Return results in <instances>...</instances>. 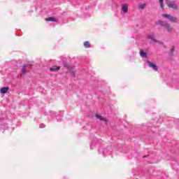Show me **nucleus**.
<instances>
[{
	"label": "nucleus",
	"mask_w": 179,
	"mask_h": 179,
	"mask_svg": "<svg viewBox=\"0 0 179 179\" xmlns=\"http://www.w3.org/2000/svg\"><path fill=\"white\" fill-rule=\"evenodd\" d=\"M95 117H96V118H97V120H99V121H103V122H108V120H107V118H106L99 114H96Z\"/></svg>",
	"instance_id": "39448f33"
},
{
	"label": "nucleus",
	"mask_w": 179,
	"mask_h": 179,
	"mask_svg": "<svg viewBox=\"0 0 179 179\" xmlns=\"http://www.w3.org/2000/svg\"><path fill=\"white\" fill-rule=\"evenodd\" d=\"M166 5H167L169 8H171V9H173L174 10H177V9H178V6L176 4V1L166 0Z\"/></svg>",
	"instance_id": "7ed1b4c3"
},
{
	"label": "nucleus",
	"mask_w": 179,
	"mask_h": 179,
	"mask_svg": "<svg viewBox=\"0 0 179 179\" xmlns=\"http://www.w3.org/2000/svg\"><path fill=\"white\" fill-rule=\"evenodd\" d=\"M138 8V9L143 10L145 8H146V3H140Z\"/></svg>",
	"instance_id": "f8f14e48"
},
{
	"label": "nucleus",
	"mask_w": 179,
	"mask_h": 179,
	"mask_svg": "<svg viewBox=\"0 0 179 179\" xmlns=\"http://www.w3.org/2000/svg\"><path fill=\"white\" fill-rule=\"evenodd\" d=\"M159 24L164 28L168 33H173L174 31V28L166 21L160 20L159 21Z\"/></svg>",
	"instance_id": "f257e3e1"
},
{
	"label": "nucleus",
	"mask_w": 179,
	"mask_h": 179,
	"mask_svg": "<svg viewBox=\"0 0 179 179\" xmlns=\"http://www.w3.org/2000/svg\"><path fill=\"white\" fill-rule=\"evenodd\" d=\"M162 17L165 19H168L172 23H178V18L176 16L170 15L169 14H162Z\"/></svg>",
	"instance_id": "f03ea898"
},
{
	"label": "nucleus",
	"mask_w": 179,
	"mask_h": 179,
	"mask_svg": "<svg viewBox=\"0 0 179 179\" xmlns=\"http://www.w3.org/2000/svg\"><path fill=\"white\" fill-rule=\"evenodd\" d=\"M61 69V66H55L53 67L50 68V71L51 72H55L56 71H59Z\"/></svg>",
	"instance_id": "0eeeda50"
},
{
	"label": "nucleus",
	"mask_w": 179,
	"mask_h": 179,
	"mask_svg": "<svg viewBox=\"0 0 179 179\" xmlns=\"http://www.w3.org/2000/svg\"><path fill=\"white\" fill-rule=\"evenodd\" d=\"M84 47L85 48H90V43L89 41L84 42Z\"/></svg>",
	"instance_id": "ddd939ff"
},
{
	"label": "nucleus",
	"mask_w": 179,
	"mask_h": 179,
	"mask_svg": "<svg viewBox=\"0 0 179 179\" xmlns=\"http://www.w3.org/2000/svg\"><path fill=\"white\" fill-rule=\"evenodd\" d=\"M147 63L148 64V66L150 68H152V69H154V71H157L159 70V68L157 67V66L153 63H152L150 61H148Z\"/></svg>",
	"instance_id": "20e7f679"
},
{
	"label": "nucleus",
	"mask_w": 179,
	"mask_h": 179,
	"mask_svg": "<svg viewBox=\"0 0 179 179\" xmlns=\"http://www.w3.org/2000/svg\"><path fill=\"white\" fill-rule=\"evenodd\" d=\"M45 20L46 22H58V20L54 17H50L45 18Z\"/></svg>",
	"instance_id": "6e6552de"
},
{
	"label": "nucleus",
	"mask_w": 179,
	"mask_h": 179,
	"mask_svg": "<svg viewBox=\"0 0 179 179\" xmlns=\"http://www.w3.org/2000/svg\"><path fill=\"white\" fill-rule=\"evenodd\" d=\"M176 51V48L174 46H173L171 48V50H170V53L171 55H173V52Z\"/></svg>",
	"instance_id": "2eb2a0df"
},
{
	"label": "nucleus",
	"mask_w": 179,
	"mask_h": 179,
	"mask_svg": "<svg viewBox=\"0 0 179 179\" xmlns=\"http://www.w3.org/2000/svg\"><path fill=\"white\" fill-rule=\"evenodd\" d=\"M9 90V87H2L0 90L1 93H2L3 94H5V93H8V91Z\"/></svg>",
	"instance_id": "9b49d317"
},
{
	"label": "nucleus",
	"mask_w": 179,
	"mask_h": 179,
	"mask_svg": "<svg viewBox=\"0 0 179 179\" xmlns=\"http://www.w3.org/2000/svg\"><path fill=\"white\" fill-rule=\"evenodd\" d=\"M148 38H150V40H152V41H154V43H157V41L156 40V36H155V34L148 35Z\"/></svg>",
	"instance_id": "1a4fd4ad"
},
{
	"label": "nucleus",
	"mask_w": 179,
	"mask_h": 179,
	"mask_svg": "<svg viewBox=\"0 0 179 179\" xmlns=\"http://www.w3.org/2000/svg\"><path fill=\"white\" fill-rule=\"evenodd\" d=\"M27 66V64L24 65L22 69V73L24 75V73H26V72H27V70L26 69V67Z\"/></svg>",
	"instance_id": "4468645a"
},
{
	"label": "nucleus",
	"mask_w": 179,
	"mask_h": 179,
	"mask_svg": "<svg viewBox=\"0 0 179 179\" xmlns=\"http://www.w3.org/2000/svg\"><path fill=\"white\" fill-rule=\"evenodd\" d=\"M163 1H164V0H159V3H160V5H161V8H162V9H164V5L163 4Z\"/></svg>",
	"instance_id": "dca6fc26"
},
{
	"label": "nucleus",
	"mask_w": 179,
	"mask_h": 179,
	"mask_svg": "<svg viewBox=\"0 0 179 179\" xmlns=\"http://www.w3.org/2000/svg\"><path fill=\"white\" fill-rule=\"evenodd\" d=\"M140 55L142 58H146L148 57V53L143 50H140Z\"/></svg>",
	"instance_id": "9d476101"
},
{
	"label": "nucleus",
	"mask_w": 179,
	"mask_h": 179,
	"mask_svg": "<svg viewBox=\"0 0 179 179\" xmlns=\"http://www.w3.org/2000/svg\"><path fill=\"white\" fill-rule=\"evenodd\" d=\"M71 75L75 77V72H71Z\"/></svg>",
	"instance_id": "f3484780"
},
{
	"label": "nucleus",
	"mask_w": 179,
	"mask_h": 179,
	"mask_svg": "<svg viewBox=\"0 0 179 179\" xmlns=\"http://www.w3.org/2000/svg\"><path fill=\"white\" fill-rule=\"evenodd\" d=\"M122 10L124 12V13H128V4H123L122 6Z\"/></svg>",
	"instance_id": "423d86ee"
}]
</instances>
